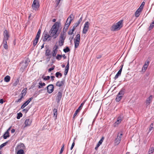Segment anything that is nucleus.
<instances>
[{"instance_id":"39448f33","label":"nucleus","mask_w":154,"mask_h":154,"mask_svg":"<svg viewBox=\"0 0 154 154\" xmlns=\"http://www.w3.org/2000/svg\"><path fill=\"white\" fill-rule=\"evenodd\" d=\"M32 8L33 10L36 11L39 7V2L38 0H34L32 5Z\"/></svg>"},{"instance_id":"4be33fe9","label":"nucleus","mask_w":154,"mask_h":154,"mask_svg":"<svg viewBox=\"0 0 154 154\" xmlns=\"http://www.w3.org/2000/svg\"><path fill=\"white\" fill-rule=\"evenodd\" d=\"M27 92V88H25L22 91L20 95L21 96H23V97L26 95Z\"/></svg>"},{"instance_id":"bb28decb","label":"nucleus","mask_w":154,"mask_h":154,"mask_svg":"<svg viewBox=\"0 0 154 154\" xmlns=\"http://www.w3.org/2000/svg\"><path fill=\"white\" fill-rule=\"evenodd\" d=\"M53 112H54V116L55 117V119H57V110L56 109H54L53 110Z\"/></svg>"},{"instance_id":"3c124183","label":"nucleus","mask_w":154,"mask_h":154,"mask_svg":"<svg viewBox=\"0 0 154 154\" xmlns=\"http://www.w3.org/2000/svg\"><path fill=\"white\" fill-rule=\"evenodd\" d=\"M121 74H120L118 72H117V73L116 75H115L114 78V79H115V80H116V79H117L119 77V76Z\"/></svg>"},{"instance_id":"6e6552de","label":"nucleus","mask_w":154,"mask_h":154,"mask_svg":"<svg viewBox=\"0 0 154 154\" xmlns=\"http://www.w3.org/2000/svg\"><path fill=\"white\" fill-rule=\"evenodd\" d=\"M51 37L50 35L48 34V32H44L43 33L42 39L43 41L46 42L49 38Z\"/></svg>"},{"instance_id":"79ce46f5","label":"nucleus","mask_w":154,"mask_h":154,"mask_svg":"<svg viewBox=\"0 0 154 154\" xmlns=\"http://www.w3.org/2000/svg\"><path fill=\"white\" fill-rule=\"evenodd\" d=\"M154 128V125L153 123H152L150 125V126L149 129V131H150Z\"/></svg>"},{"instance_id":"2f4dec72","label":"nucleus","mask_w":154,"mask_h":154,"mask_svg":"<svg viewBox=\"0 0 154 154\" xmlns=\"http://www.w3.org/2000/svg\"><path fill=\"white\" fill-rule=\"evenodd\" d=\"M41 33V30L40 29H39L37 33V34L35 38H36V39H39V38L40 37V35Z\"/></svg>"},{"instance_id":"4468645a","label":"nucleus","mask_w":154,"mask_h":154,"mask_svg":"<svg viewBox=\"0 0 154 154\" xmlns=\"http://www.w3.org/2000/svg\"><path fill=\"white\" fill-rule=\"evenodd\" d=\"M32 123V121L30 120L29 119H26L24 122L25 126V127L29 126Z\"/></svg>"},{"instance_id":"864d4df0","label":"nucleus","mask_w":154,"mask_h":154,"mask_svg":"<svg viewBox=\"0 0 154 154\" xmlns=\"http://www.w3.org/2000/svg\"><path fill=\"white\" fill-rule=\"evenodd\" d=\"M23 98V96H21L20 98L18 99V100H16L15 101V102L16 103H18V102H20Z\"/></svg>"},{"instance_id":"c85d7f7f","label":"nucleus","mask_w":154,"mask_h":154,"mask_svg":"<svg viewBox=\"0 0 154 154\" xmlns=\"http://www.w3.org/2000/svg\"><path fill=\"white\" fill-rule=\"evenodd\" d=\"M154 151V147H152L150 148L149 149L148 154H152Z\"/></svg>"},{"instance_id":"e433bc0d","label":"nucleus","mask_w":154,"mask_h":154,"mask_svg":"<svg viewBox=\"0 0 154 154\" xmlns=\"http://www.w3.org/2000/svg\"><path fill=\"white\" fill-rule=\"evenodd\" d=\"M24 152L23 149H20L19 150L17 153V154H24Z\"/></svg>"},{"instance_id":"680f3d73","label":"nucleus","mask_w":154,"mask_h":154,"mask_svg":"<svg viewBox=\"0 0 154 154\" xmlns=\"http://www.w3.org/2000/svg\"><path fill=\"white\" fill-rule=\"evenodd\" d=\"M82 17H81L80 19L77 22L78 23L80 24V23L82 21Z\"/></svg>"},{"instance_id":"6e6d98bb","label":"nucleus","mask_w":154,"mask_h":154,"mask_svg":"<svg viewBox=\"0 0 154 154\" xmlns=\"http://www.w3.org/2000/svg\"><path fill=\"white\" fill-rule=\"evenodd\" d=\"M123 66V65H122V66H121V68L119 70V71L118 72L119 73H120V74H121V72H122V71Z\"/></svg>"},{"instance_id":"7ed1b4c3","label":"nucleus","mask_w":154,"mask_h":154,"mask_svg":"<svg viewBox=\"0 0 154 154\" xmlns=\"http://www.w3.org/2000/svg\"><path fill=\"white\" fill-rule=\"evenodd\" d=\"M125 91L126 90L125 88H122L116 96V100L117 102H119L121 100L125 93Z\"/></svg>"},{"instance_id":"c9c22d12","label":"nucleus","mask_w":154,"mask_h":154,"mask_svg":"<svg viewBox=\"0 0 154 154\" xmlns=\"http://www.w3.org/2000/svg\"><path fill=\"white\" fill-rule=\"evenodd\" d=\"M63 51L65 53H67L70 51V50L69 48L67 46L65 48L63 49Z\"/></svg>"},{"instance_id":"423d86ee","label":"nucleus","mask_w":154,"mask_h":154,"mask_svg":"<svg viewBox=\"0 0 154 154\" xmlns=\"http://www.w3.org/2000/svg\"><path fill=\"white\" fill-rule=\"evenodd\" d=\"M122 134L121 133H119L118 134L115 140V143L117 145L118 144L120 143L121 140V138L122 137Z\"/></svg>"},{"instance_id":"09e8293b","label":"nucleus","mask_w":154,"mask_h":154,"mask_svg":"<svg viewBox=\"0 0 154 154\" xmlns=\"http://www.w3.org/2000/svg\"><path fill=\"white\" fill-rule=\"evenodd\" d=\"M64 144H63L62 147H61V149L60 151L59 154H61V153L63 152L64 149Z\"/></svg>"},{"instance_id":"bf43d9fd","label":"nucleus","mask_w":154,"mask_h":154,"mask_svg":"<svg viewBox=\"0 0 154 154\" xmlns=\"http://www.w3.org/2000/svg\"><path fill=\"white\" fill-rule=\"evenodd\" d=\"M3 47L5 49H8V47L7 44H4Z\"/></svg>"},{"instance_id":"5701e85b","label":"nucleus","mask_w":154,"mask_h":154,"mask_svg":"<svg viewBox=\"0 0 154 154\" xmlns=\"http://www.w3.org/2000/svg\"><path fill=\"white\" fill-rule=\"evenodd\" d=\"M3 136L4 139H6L8 137L10 136L9 132L6 131L3 135Z\"/></svg>"},{"instance_id":"58836bf2","label":"nucleus","mask_w":154,"mask_h":154,"mask_svg":"<svg viewBox=\"0 0 154 154\" xmlns=\"http://www.w3.org/2000/svg\"><path fill=\"white\" fill-rule=\"evenodd\" d=\"M62 57V55H60V54H57L56 57V58L58 60H61Z\"/></svg>"},{"instance_id":"13d9d810","label":"nucleus","mask_w":154,"mask_h":154,"mask_svg":"<svg viewBox=\"0 0 154 154\" xmlns=\"http://www.w3.org/2000/svg\"><path fill=\"white\" fill-rule=\"evenodd\" d=\"M69 24H68H68H67L66 25H65V27H64L63 29V31H64V30L65 29H68V27L69 26Z\"/></svg>"},{"instance_id":"e2e57ef3","label":"nucleus","mask_w":154,"mask_h":154,"mask_svg":"<svg viewBox=\"0 0 154 154\" xmlns=\"http://www.w3.org/2000/svg\"><path fill=\"white\" fill-rule=\"evenodd\" d=\"M28 111V109H24L23 110V111H24L26 113Z\"/></svg>"},{"instance_id":"0eeeda50","label":"nucleus","mask_w":154,"mask_h":154,"mask_svg":"<svg viewBox=\"0 0 154 154\" xmlns=\"http://www.w3.org/2000/svg\"><path fill=\"white\" fill-rule=\"evenodd\" d=\"M89 23L88 22H85L83 28L82 32L84 34H86L89 29Z\"/></svg>"},{"instance_id":"c756f323","label":"nucleus","mask_w":154,"mask_h":154,"mask_svg":"<svg viewBox=\"0 0 154 154\" xmlns=\"http://www.w3.org/2000/svg\"><path fill=\"white\" fill-rule=\"evenodd\" d=\"M80 41H77L74 40L75 47V48H77L79 44Z\"/></svg>"},{"instance_id":"f03ea898","label":"nucleus","mask_w":154,"mask_h":154,"mask_svg":"<svg viewBox=\"0 0 154 154\" xmlns=\"http://www.w3.org/2000/svg\"><path fill=\"white\" fill-rule=\"evenodd\" d=\"M123 20H121L115 24H114L111 27L112 31H116L120 29L122 26Z\"/></svg>"},{"instance_id":"1a4fd4ad","label":"nucleus","mask_w":154,"mask_h":154,"mask_svg":"<svg viewBox=\"0 0 154 154\" xmlns=\"http://www.w3.org/2000/svg\"><path fill=\"white\" fill-rule=\"evenodd\" d=\"M47 92L51 94L52 93L54 90V85L52 84H50L47 87Z\"/></svg>"},{"instance_id":"72a5a7b5","label":"nucleus","mask_w":154,"mask_h":154,"mask_svg":"<svg viewBox=\"0 0 154 154\" xmlns=\"http://www.w3.org/2000/svg\"><path fill=\"white\" fill-rule=\"evenodd\" d=\"M62 75V74L59 72H57L55 74V76L57 78H58L59 76L61 77Z\"/></svg>"},{"instance_id":"f8f14e48","label":"nucleus","mask_w":154,"mask_h":154,"mask_svg":"<svg viewBox=\"0 0 154 154\" xmlns=\"http://www.w3.org/2000/svg\"><path fill=\"white\" fill-rule=\"evenodd\" d=\"M84 103H82L79 106L78 109L76 110L75 113H74L73 116V118H74L76 116L77 114L79 112L80 110L81 109Z\"/></svg>"},{"instance_id":"774afa93","label":"nucleus","mask_w":154,"mask_h":154,"mask_svg":"<svg viewBox=\"0 0 154 154\" xmlns=\"http://www.w3.org/2000/svg\"><path fill=\"white\" fill-rule=\"evenodd\" d=\"M9 38H3V41H7L8 39Z\"/></svg>"},{"instance_id":"b1692460","label":"nucleus","mask_w":154,"mask_h":154,"mask_svg":"<svg viewBox=\"0 0 154 154\" xmlns=\"http://www.w3.org/2000/svg\"><path fill=\"white\" fill-rule=\"evenodd\" d=\"M4 38H9V35L8 34V31L5 30L4 32Z\"/></svg>"},{"instance_id":"a878e982","label":"nucleus","mask_w":154,"mask_h":154,"mask_svg":"<svg viewBox=\"0 0 154 154\" xmlns=\"http://www.w3.org/2000/svg\"><path fill=\"white\" fill-rule=\"evenodd\" d=\"M10 77L9 75L6 76L4 78V81L6 82H8L10 79Z\"/></svg>"},{"instance_id":"9d476101","label":"nucleus","mask_w":154,"mask_h":154,"mask_svg":"<svg viewBox=\"0 0 154 154\" xmlns=\"http://www.w3.org/2000/svg\"><path fill=\"white\" fill-rule=\"evenodd\" d=\"M62 96V93L61 92L59 91L57 94L56 97V101L57 103H60Z\"/></svg>"},{"instance_id":"69168bd1","label":"nucleus","mask_w":154,"mask_h":154,"mask_svg":"<svg viewBox=\"0 0 154 154\" xmlns=\"http://www.w3.org/2000/svg\"><path fill=\"white\" fill-rule=\"evenodd\" d=\"M79 24L77 22H76V23H75L74 24V25H75V26L77 27V26H79Z\"/></svg>"},{"instance_id":"393cba45","label":"nucleus","mask_w":154,"mask_h":154,"mask_svg":"<svg viewBox=\"0 0 154 154\" xmlns=\"http://www.w3.org/2000/svg\"><path fill=\"white\" fill-rule=\"evenodd\" d=\"M76 27V26H75V25H74L73 26L72 29H71L72 32H71V33H70L71 30H70L68 32V34L69 35H70L72 34L74 31Z\"/></svg>"},{"instance_id":"49530a36","label":"nucleus","mask_w":154,"mask_h":154,"mask_svg":"<svg viewBox=\"0 0 154 154\" xmlns=\"http://www.w3.org/2000/svg\"><path fill=\"white\" fill-rule=\"evenodd\" d=\"M57 50H53L52 52V56L53 57H55L56 56L57 53Z\"/></svg>"},{"instance_id":"4c0bfd02","label":"nucleus","mask_w":154,"mask_h":154,"mask_svg":"<svg viewBox=\"0 0 154 154\" xmlns=\"http://www.w3.org/2000/svg\"><path fill=\"white\" fill-rule=\"evenodd\" d=\"M17 115V119H19L20 117L22 116L23 115L21 112H20L19 113H18Z\"/></svg>"},{"instance_id":"aec40b11","label":"nucleus","mask_w":154,"mask_h":154,"mask_svg":"<svg viewBox=\"0 0 154 154\" xmlns=\"http://www.w3.org/2000/svg\"><path fill=\"white\" fill-rule=\"evenodd\" d=\"M65 39L59 38L58 44L59 46H62L63 45Z\"/></svg>"},{"instance_id":"052dcab7","label":"nucleus","mask_w":154,"mask_h":154,"mask_svg":"<svg viewBox=\"0 0 154 154\" xmlns=\"http://www.w3.org/2000/svg\"><path fill=\"white\" fill-rule=\"evenodd\" d=\"M54 69V67H52L51 68H49L48 69V72H50L51 71L53 70Z\"/></svg>"},{"instance_id":"f704fd0d","label":"nucleus","mask_w":154,"mask_h":154,"mask_svg":"<svg viewBox=\"0 0 154 154\" xmlns=\"http://www.w3.org/2000/svg\"><path fill=\"white\" fill-rule=\"evenodd\" d=\"M42 78L44 80L46 81L49 79L50 78V77L49 76H45L44 75H43Z\"/></svg>"},{"instance_id":"dca6fc26","label":"nucleus","mask_w":154,"mask_h":154,"mask_svg":"<svg viewBox=\"0 0 154 154\" xmlns=\"http://www.w3.org/2000/svg\"><path fill=\"white\" fill-rule=\"evenodd\" d=\"M149 64V61H146L144 64L143 65V68H142V70H144V71H145L147 68Z\"/></svg>"},{"instance_id":"0e129e2a","label":"nucleus","mask_w":154,"mask_h":154,"mask_svg":"<svg viewBox=\"0 0 154 154\" xmlns=\"http://www.w3.org/2000/svg\"><path fill=\"white\" fill-rule=\"evenodd\" d=\"M51 79L52 81H53L54 80V79L55 78V76H51Z\"/></svg>"},{"instance_id":"5fc2aeb1","label":"nucleus","mask_w":154,"mask_h":154,"mask_svg":"<svg viewBox=\"0 0 154 154\" xmlns=\"http://www.w3.org/2000/svg\"><path fill=\"white\" fill-rule=\"evenodd\" d=\"M145 4V3L144 2H143L142 3H141V5H140V6L139 8H142V9H143V7L144 5Z\"/></svg>"},{"instance_id":"473e14b6","label":"nucleus","mask_w":154,"mask_h":154,"mask_svg":"<svg viewBox=\"0 0 154 154\" xmlns=\"http://www.w3.org/2000/svg\"><path fill=\"white\" fill-rule=\"evenodd\" d=\"M154 22H152L150 24L149 28V29H149V30H151L152 29L153 27H154Z\"/></svg>"},{"instance_id":"338daca9","label":"nucleus","mask_w":154,"mask_h":154,"mask_svg":"<svg viewBox=\"0 0 154 154\" xmlns=\"http://www.w3.org/2000/svg\"><path fill=\"white\" fill-rule=\"evenodd\" d=\"M100 146V145H99V144H97L96 145V146L95 148V149L96 150H97V149L98 148V147L99 146Z\"/></svg>"},{"instance_id":"20e7f679","label":"nucleus","mask_w":154,"mask_h":154,"mask_svg":"<svg viewBox=\"0 0 154 154\" xmlns=\"http://www.w3.org/2000/svg\"><path fill=\"white\" fill-rule=\"evenodd\" d=\"M29 60L28 58L24 59L23 61L20 63V66H21L20 69H25L28 65Z\"/></svg>"},{"instance_id":"f257e3e1","label":"nucleus","mask_w":154,"mask_h":154,"mask_svg":"<svg viewBox=\"0 0 154 154\" xmlns=\"http://www.w3.org/2000/svg\"><path fill=\"white\" fill-rule=\"evenodd\" d=\"M60 26V23L56 22L54 23L49 32L51 37L55 38L58 37L59 33L58 31L60 29H61V28Z\"/></svg>"},{"instance_id":"ea45409f","label":"nucleus","mask_w":154,"mask_h":154,"mask_svg":"<svg viewBox=\"0 0 154 154\" xmlns=\"http://www.w3.org/2000/svg\"><path fill=\"white\" fill-rule=\"evenodd\" d=\"M19 78H17L15 82L14 83V85H17L19 83Z\"/></svg>"},{"instance_id":"412c9836","label":"nucleus","mask_w":154,"mask_h":154,"mask_svg":"<svg viewBox=\"0 0 154 154\" xmlns=\"http://www.w3.org/2000/svg\"><path fill=\"white\" fill-rule=\"evenodd\" d=\"M51 51L50 50L47 49L46 50L45 55L47 56H50V57H51Z\"/></svg>"},{"instance_id":"a19ab883","label":"nucleus","mask_w":154,"mask_h":154,"mask_svg":"<svg viewBox=\"0 0 154 154\" xmlns=\"http://www.w3.org/2000/svg\"><path fill=\"white\" fill-rule=\"evenodd\" d=\"M38 39H36V38H35V39L34 40V41H33V45L34 46H35L36 45V44L38 42Z\"/></svg>"},{"instance_id":"c03bdc74","label":"nucleus","mask_w":154,"mask_h":154,"mask_svg":"<svg viewBox=\"0 0 154 154\" xmlns=\"http://www.w3.org/2000/svg\"><path fill=\"white\" fill-rule=\"evenodd\" d=\"M8 142H6L4 143L1 145H0V149H1L4 146H5L6 145L7 143H8Z\"/></svg>"},{"instance_id":"de8ad7c7","label":"nucleus","mask_w":154,"mask_h":154,"mask_svg":"<svg viewBox=\"0 0 154 154\" xmlns=\"http://www.w3.org/2000/svg\"><path fill=\"white\" fill-rule=\"evenodd\" d=\"M75 138H74V140H73V142L72 143V146H71V147L70 148V149L71 150H72V149L73 148L75 144Z\"/></svg>"},{"instance_id":"cd10ccee","label":"nucleus","mask_w":154,"mask_h":154,"mask_svg":"<svg viewBox=\"0 0 154 154\" xmlns=\"http://www.w3.org/2000/svg\"><path fill=\"white\" fill-rule=\"evenodd\" d=\"M39 85L38 86V88H41L42 86H44L45 85V84L43 82L42 83L41 81L39 83Z\"/></svg>"},{"instance_id":"7c9ffc66","label":"nucleus","mask_w":154,"mask_h":154,"mask_svg":"<svg viewBox=\"0 0 154 154\" xmlns=\"http://www.w3.org/2000/svg\"><path fill=\"white\" fill-rule=\"evenodd\" d=\"M80 35H79V34H77L75 39H74V40L75 41H80Z\"/></svg>"},{"instance_id":"2eb2a0df","label":"nucleus","mask_w":154,"mask_h":154,"mask_svg":"<svg viewBox=\"0 0 154 154\" xmlns=\"http://www.w3.org/2000/svg\"><path fill=\"white\" fill-rule=\"evenodd\" d=\"M123 118V116L122 115H120L118 118L115 124L118 125L119 124Z\"/></svg>"},{"instance_id":"a18cd8bd","label":"nucleus","mask_w":154,"mask_h":154,"mask_svg":"<svg viewBox=\"0 0 154 154\" xmlns=\"http://www.w3.org/2000/svg\"><path fill=\"white\" fill-rule=\"evenodd\" d=\"M69 69V68L66 67L65 70L64 71V75H66L68 72Z\"/></svg>"},{"instance_id":"f3484780","label":"nucleus","mask_w":154,"mask_h":154,"mask_svg":"<svg viewBox=\"0 0 154 154\" xmlns=\"http://www.w3.org/2000/svg\"><path fill=\"white\" fill-rule=\"evenodd\" d=\"M142 9V8H139L136 11L135 14V16L136 17H138L140 15V13L141 12Z\"/></svg>"},{"instance_id":"603ef678","label":"nucleus","mask_w":154,"mask_h":154,"mask_svg":"<svg viewBox=\"0 0 154 154\" xmlns=\"http://www.w3.org/2000/svg\"><path fill=\"white\" fill-rule=\"evenodd\" d=\"M71 23V20H69V18H67V20L66 21L65 25H66L67 24H69V25L70 23Z\"/></svg>"},{"instance_id":"8fccbe9b","label":"nucleus","mask_w":154,"mask_h":154,"mask_svg":"<svg viewBox=\"0 0 154 154\" xmlns=\"http://www.w3.org/2000/svg\"><path fill=\"white\" fill-rule=\"evenodd\" d=\"M73 17V15L72 14H71L69 15L68 18H69V20H71V21L72 20V18Z\"/></svg>"},{"instance_id":"4d7b16f0","label":"nucleus","mask_w":154,"mask_h":154,"mask_svg":"<svg viewBox=\"0 0 154 154\" xmlns=\"http://www.w3.org/2000/svg\"><path fill=\"white\" fill-rule=\"evenodd\" d=\"M58 48V46L56 45H55L53 48V50H57V49Z\"/></svg>"},{"instance_id":"37998d69","label":"nucleus","mask_w":154,"mask_h":154,"mask_svg":"<svg viewBox=\"0 0 154 154\" xmlns=\"http://www.w3.org/2000/svg\"><path fill=\"white\" fill-rule=\"evenodd\" d=\"M104 140V137H103L101 138L100 140L98 142L97 144H99V145H100L102 143Z\"/></svg>"},{"instance_id":"ddd939ff","label":"nucleus","mask_w":154,"mask_h":154,"mask_svg":"<svg viewBox=\"0 0 154 154\" xmlns=\"http://www.w3.org/2000/svg\"><path fill=\"white\" fill-rule=\"evenodd\" d=\"M65 82L64 79H62L61 81H58L56 83V86L57 87H61L64 85Z\"/></svg>"},{"instance_id":"a211bd4d","label":"nucleus","mask_w":154,"mask_h":154,"mask_svg":"<svg viewBox=\"0 0 154 154\" xmlns=\"http://www.w3.org/2000/svg\"><path fill=\"white\" fill-rule=\"evenodd\" d=\"M66 32V30L65 31H63V32H62L60 34V36L59 38L63 39L65 40L66 38V35L65 33Z\"/></svg>"},{"instance_id":"9b49d317","label":"nucleus","mask_w":154,"mask_h":154,"mask_svg":"<svg viewBox=\"0 0 154 154\" xmlns=\"http://www.w3.org/2000/svg\"><path fill=\"white\" fill-rule=\"evenodd\" d=\"M32 99L33 98L32 97L29 98L28 100L26 101L21 106V108L22 109H23L25 107H26L27 105H28L30 101H31Z\"/></svg>"},{"instance_id":"6ab92c4d","label":"nucleus","mask_w":154,"mask_h":154,"mask_svg":"<svg viewBox=\"0 0 154 154\" xmlns=\"http://www.w3.org/2000/svg\"><path fill=\"white\" fill-rule=\"evenodd\" d=\"M152 97V95H150V96L146 100V104L147 105H149L150 102H151V100Z\"/></svg>"}]
</instances>
